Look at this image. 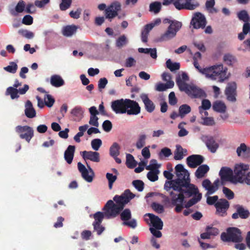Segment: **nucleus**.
<instances>
[{
	"label": "nucleus",
	"mask_w": 250,
	"mask_h": 250,
	"mask_svg": "<svg viewBox=\"0 0 250 250\" xmlns=\"http://www.w3.org/2000/svg\"><path fill=\"white\" fill-rule=\"evenodd\" d=\"M135 196L129 189L125 190L121 195H116L113 201L109 200L105 204L103 208L104 212L98 211L93 215L95 220L92 224H101L104 217L107 219L116 217Z\"/></svg>",
	"instance_id": "1"
},
{
	"label": "nucleus",
	"mask_w": 250,
	"mask_h": 250,
	"mask_svg": "<svg viewBox=\"0 0 250 250\" xmlns=\"http://www.w3.org/2000/svg\"><path fill=\"white\" fill-rule=\"evenodd\" d=\"M178 193L169 192L172 205L176 206L175 210L180 212L184 208H188L202 198V194L199 193L198 188L190 183L184 184L180 187Z\"/></svg>",
	"instance_id": "2"
},
{
	"label": "nucleus",
	"mask_w": 250,
	"mask_h": 250,
	"mask_svg": "<svg viewBox=\"0 0 250 250\" xmlns=\"http://www.w3.org/2000/svg\"><path fill=\"white\" fill-rule=\"evenodd\" d=\"M189 77L185 72L179 74L176 78V83L179 89L185 92L192 98H203L207 96L205 91L194 84H188Z\"/></svg>",
	"instance_id": "3"
},
{
	"label": "nucleus",
	"mask_w": 250,
	"mask_h": 250,
	"mask_svg": "<svg viewBox=\"0 0 250 250\" xmlns=\"http://www.w3.org/2000/svg\"><path fill=\"white\" fill-rule=\"evenodd\" d=\"M227 70V68L224 67L222 64H219L204 68L203 72L206 78L212 80L218 79L219 82L223 83L229 78Z\"/></svg>",
	"instance_id": "4"
},
{
	"label": "nucleus",
	"mask_w": 250,
	"mask_h": 250,
	"mask_svg": "<svg viewBox=\"0 0 250 250\" xmlns=\"http://www.w3.org/2000/svg\"><path fill=\"white\" fill-rule=\"evenodd\" d=\"M164 24H169L166 32L162 36L161 39L163 41L170 40L176 35L177 32L182 27V23L175 20H171L166 18L163 21Z\"/></svg>",
	"instance_id": "5"
},
{
	"label": "nucleus",
	"mask_w": 250,
	"mask_h": 250,
	"mask_svg": "<svg viewBox=\"0 0 250 250\" xmlns=\"http://www.w3.org/2000/svg\"><path fill=\"white\" fill-rule=\"evenodd\" d=\"M221 239L224 242L240 243L243 241V238L239 229L235 227H230L227 229L226 232L221 233Z\"/></svg>",
	"instance_id": "6"
},
{
	"label": "nucleus",
	"mask_w": 250,
	"mask_h": 250,
	"mask_svg": "<svg viewBox=\"0 0 250 250\" xmlns=\"http://www.w3.org/2000/svg\"><path fill=\"white\" fill-rule=\"evenodd\" d=\"M249 169L248 165L240 163L236 164L234 169V184L244 183L246 176V173Z\"/></svg>",
	"instance_id": "7"
},
{
	"label": "nucleus",
	"mask_w": 250,
	"mask_h": 250,
	"mask_svg": "<svg viewBox=\"0 0 250 250\" xmlns=\"http://www.w3.org/2000/svg\"><path fill=\"white\" fill-rule=\"evenodd\" d=\"M175 172L177 178L175 179L179 186L184 184H187L190 182L189 173L181 164H178L175 167Z\"/></svg>",
	"instance_id": "8"
},
{
	"label": "nucleus",
	"mask_w": 250,
	"mask_h": 250,
	"mask_svg": "<svg viewBox=\"0 0 250 250\" xmlns=\"http://www.w3.org/2000/svg\"><path fill=\"white\" fill-rule=\"evenodd\" d=\"M125 113L128 115H137L141 112V107L135 101L125 99Z\"/></svg>",
	"instance_id": "9"
},
{
	"label": "nucleus",
	"mask_w": 250,
	"mask_h": 250,
	"mask_svg": "<svg viewBox=\"0 0 250 250\" xmlns=\"http://www.w3.org/2000/svg\"><path fill=\"white\" fill-rule=\"evenodd\" d=\"M87 168L81 162L78 163V168L82 177L87 182H92L94 176V172L90 166L87 164Z\"/></svg>",
	"instance_id": "10"
},
{
	"label": "nucleus",
	"mask_w": 250,
	"mask_h": 250,
	"mask_svg": "<svg viewBox=\"0 0 250 250\" xmlns=\"http://www.w3.org/2000/svg\"><path fill=\"white\" fill-rule=\"evenodd\" d=\"M16 131L20 134L21 138L29 142L34 136L33 128L29 126L18 125L16 127Z\"/></svg>",
	"instance_id": "11"
},
{
	"label": "nucleus",
	"mask_w": 250,
	"mask_h": 250,
	"mask_svg": "<svg viewBox=\"0 0 250 250\" xmlns=\"http://www.w3.org/2000/svg\"><path fill=\"white\" fill-rule=\"evenodd\" d=\"M144 217L145 221L151 226L150 228H154L158 230L163 229V223L158 216L151 213H146Z\"/></svg>",
	"instance_id": "12"
},
{
	"label": "nucleus",
	"mask_w": 250,
	"mask_h": 250,
	"mask_svg": "<svg viewBox=\"0 0 250 250\" xmlns=\"http://www.w3.org/2000/svg\"><path fill=\"white\" fill-rule=\"evenodd\" d=\"M121 219L124 222L123 225L131 228L135 229L137 227L136 219H131V213L129 209L126 208L120 214Z\"/></svg>",
	"instance_id": "13"
},
{
	"label": "nucleus",
	"mask_w": 250,
	"mask_h": 250,
	"mask_svg": "<svg viewBox=\"0 0 250 250\" xmlns=\"http://www.w3.org/2000/svg\"><path fill=\"white\" fill-rule=\"evenodd\" d=\"M220 180L218 179H216L213 183L210 181L206 179L204 180L202 183V186L207 191L206 195H210L213 194L218 189L220 185Z\"/></svg>",
	"instance_id": "14"
},
{
	"label": "nucleus",
	"mask_w": 250,
	"mask_h": 250,
	"mask_svg": "<svg viewBox=\"0 0 250 250\" xmlns=\"http://www.w3.org/2000/svg\"><path fill=\"white\" fill-rule=\"evenodd\" d=\"M173 5L179 10L182 9L192 10L199 6L197 2L192 3L190 0H175L173 2Z\"/></svg>",
	"instance_id": "15"
},
{
	"label": "nucleus",
	"mask_w": 250,
	"mask_h": 250,
	"mask_svg": "<svg viewBox=\"0 0 250 250\" xmlns=\"http://www.w3.org/2000/svg\"><path fill=\"white\" fill-rule=\"evenodd\" d=\"M190 24L194 28H204L206 25V19L204 15L197 12L193 15Z\"/></svg>",
	"instance_id": "16"
},
{
	"label": "nucleus",
	"mask_w": 250,
	"mask_h": 250,
	"mask_svg": "<svg viewBox=\"0 0 250 250\" xmlns=\"http://www.w3.org/2000/svg\"><path fill=\"white\" fill-rule=\"evenodd\" d=\"M121 5L119 2H114L105 10V16L106 19L111 21V19L118 15L120 11Z\"/></svg>",
	"instance_id": "17"
},
{
	"label": "nucleus",
	"mask_w": 250,
	"mask_h": 250,
	"mask_svg": "<svg viewBox=\"0 0 250 250\" xmlns=\"http://www.w3.org/2000/svg\"><path fill=\"white\" fill-rule=\"evenodd\" d=\"M201 140L205 143L207 147L211 153H215L219 147L218 143L212 136L202 135Z\"/></svg>",
	"instance_id": "18"
},
{
	"label": "nucleus",
	"mask_w": 250,
	"mask_h": 250,
	"mask_svg": "<svg viewBox=\"0 0 250 250\" xmlns=\"http://www.w3.org/2000/svg\"><path fill=\"white\" fill-rule=\"evenodd\" d=\"M225 95L228 101L235 102L236 101V84L234 82L228 83L225 89Z\"/></svg>",
	"instance_id": "19"
},
{
	"label": "nucleus",
	"mask_w": 250,
	"mask_h": 250,
	"mask_svg": "<svg viewBox=\"0 0 250 250\" xmlns=\"http://www.w3.org/2000/svg\"><path fill=\"white\" fill-rule=\"evenodd\" d=\"M125 99H121L113 101L111 103V108L116 114L125 113Z\"/></svg>",
	"instance_id": "20"
},
{
	"label": "nucleus",
	"mask_w": 250,
	"mask_h": 250,
	"mask_svg": "<svg viewBox=\"0 0 250 250\" xmlns=\"http://www.w3.org/2000/svg\"><path fill=\"white\" fill-rule=\"evenodd\" d=\"M219 175L222 180L228 181L234 184V173L231 168L227 167H222L219 172Z\"/></svg>",
	"instance_id": "21"
},
{
	"label": "nucleus",
	"mask_w": 250,
	"mask_h": 250,
	"mask_svg": "<svg viewBox=\"0 0 250 250\" xmlns=\"http://www.w3.org/2000/svg\"><path fill=\"white\" fill-rule=\"evenodd\" d=\"M29 89V86L27 84H24L23 88H15L13 87H9L6 90V94L10 95L12 99H17L19 96L18 93L20 94H24Z\"/></svg>",
	"instance_id": "22"
},
{
	"label": "nucleus",
	"mask_w": 250,
	"mask_h": 250,
	"mask_svg": "<svg viewBox=\"0 0 250 250\" xmlns=\"http://www.w3.org/2000/svg\"><path fill=\"white\" fill-rule=\"evenodd\" d=\"M204 161L203 156L200 155H192L187 158V163L190 168H195L200 166Z\"/></svg>",
	"instance_id": "23"
},
{
	"label": "nucleus",
	"mask_w": 250,
	"mask_h": 250,
	"mask_svg": "<svg viewBox=\"0 0 250 250\" xmlns=\"http://www.w3.org/2000/svg\"><path fill=\"white\" fill-rule=\"evenodd\" d=\"M229 202L225 199L219 200L215 204L216 213L220 216H224L229 207Z\"/></svg>",
	"instance_id": "24"
},
{
	"label": "nucleus",
	"mask_w": 250,
	"mask_h": 250,
	"mask_svg": "<svg viewBox=\"0 0 250 250\" xmlns=\"http://www.w3.org/2000/svg\"><path fill=\"white\" fill-rule=\"evenodd\" d=\"M81 155L84 160H89L96 163L100 161V153L96 151H83L81 152Z\"/></svg>",
	"instance_id": "25"
},
{
	"label": "nucleus",
	"mask_w": 250,
	"mask_h": 250,
	"mask_svg": "<svg viewBox=\"0 0 250 250\" xmlns=\"http://www.w3.org/2000/svg\"><path fill=\"white\" fill-rule=\"evenodd\" d=\"M140 98L145 105L146 110L149 113L152 112L155 108V105L153 102L149 99L147 94L145 93L141 94Z\"/></svg>",
	"instance_id": "26"
},
{
	"label": "nucleus",
	"mask_w": 250,
	"mask_h": 250,
	"mask_svg": "<svg viewBox=\"0 0 250 250\" xmlns=\"http://www.w3.org/2000/svg\"><path fill=\"white\" fill-rule=\"evenodd\" d=\"M75 151V146H74L69 145L64 153V158L67 164H71L73 160L74 153Z\"/></svg>",
	"instance_id": "27"
},
{
	"label": "nucleus",
	"mask_w": 250,
	"mask_h": 250,
	"mask_svg": "<svg viewBox=\"0 0 250 250\" xmlns=\"http://www.w3.org/2000/svg\"><path fill=\"white\" fill-rule=\"evenodd\" d=\"M84 110L80 106H75L73 108L70 113L72 115L73 120L75 121H79L83 118Z\"/></svg>",
	"instance_id": "28"
},
{
	"label": "nucleus",
	"mask_w": 250,
	"mask_h": 250,
	"mask_svg": "<svg viewBox=\"0 0 250 250\" xmlns=\"http://www.w3.org/2000/svg\"><path fill=\"white\" fill-rule=\"evenodd\" d=\"M24 113L26 116L29 118H33L36 117V110L33 106L32 103L28 100L25 104Z\"/></svg>",
	"instance_id": "29"
},
{
	"label": "nucleus",
	"mask_w": 250,
	"mask_h": 250,
	"mask_svg": "<svg viewBox=\"0 0 250 250\" xmlns=\"http://www.w3.org/2000/svg\"><path fill=\"white\" fill-rule=\"evenodd\" d=\"M209 170V167L207 165L200 166L195 172V176L198 179H201L206 176Z\"/></svg>",
	"instance_id": "30"
},
{
	"label": "nucleus",
	"mask_w": 250,
	"mask_h": 250,
	"mask_svg": "<svg viewBox=\"0 0 250 250\" xmlns=\"http://www.w3.org/2000/svg\"><path fill=\"white\" fill-rule=\"evenodd\" d=\"M164 188L167 191H169L171 188L174 190L173 192L178 193L179 189H180L179 185L175 180H172L169 181H166L165 185ZM173 192V191H172Z\"/></svg>",
	"instance_id": "31"
},
{
	"label": "nucleus",
	"mask_w": 250,
	"mask_h": 250,
	"mask_svg": "<svg viewBox=\"0 0 250 250\" xmlns=\"http://www.w3.org/2000/svg\"><path fill=\"white\" fill-rule=\"evenodd\" d=\"M174 159L176 160H180L187 155V150L183 148L180 145H177L176 146V149L174 151Z\"/></svg>",
	"instance_id": "32"
},
{
	"label": "nucleus",
	"mask_w": 250,
	"mask_h": 250,
	"mask_svg": "<svg viewBox=\"0 0 250 250\" xmlns=\"http://www.w3.org/2000/svg\"><path fill=\"white\" fill-rule=\"evenodd\" d=\"M212 109L215 112L224 113L227 110V106L223 102L218 100L213 103Z\"/></svg>",
	"instance_id": "33"
},
{
	"label": "nucleus",
	"mask_w": 250,
	"mask_h": 250,
	"mask_svg": "<svg viewBox=\"0 0 250 250\" xmlns=\"http://www.w3.org/2000/svg\"><path fill=\"white\" fill-rule=\"evenodd\" d=\"M174 82H169L166 83H163L159 82L156 84L155 86V89L157 91H164L168 88H171L174 86Z\"/></svg>",
	"instance_id": "34"
},
{
	"label": "nucleus",
	"mask_w": 250,
	"mask_h": 250,
	"mask_svg": "<svg viewBox=\"0 0 250 250\" xmlns=\"http://www.w3.org/2000/svg\"><path fill=\"white\" fill-rule=\"evenodd\" d=\"M50 83L52 86L56 87H59L62 86L64 84V82L60 76L58 75H54L50 78Z\"/></svg>",
	"instance_id": "35"
},
{
	"label": "nucleus",
	"mask_w": 250,
	"mask_h": 250,
	"mask_svg": "<svg viewBox=\"0 0 250 250\" xmlns=\"http://www.w3.org/2000/svg\"><path fill=\"white\" fill-rule=\"evenodd\" d=\"M77 28L74 25L66 26L62 28V34L65 36L70 37L76 32Z\"/></svg>",
	"instance_id": "36"
},
{
	"label": "nucleus",
	"mask_w": 250,
	"mask_h": 250,
	"mask_svg": "<svg viewBox=\"0 0 250 250\" xmlns=\"http://www.w3.org/2000/svg\"><path fill=\"white\" fill-rule=\"evenodd\" d=\"M138 52L141 53L149 54L152 59H156L157 57V50L155 48H139Z\"/></svg>",
	"instance_id": "37"
},
{
	"label": "nucleus",
	"mask_w": 250,
	"mask_h": 250,
	"mask_svg": "<svg viewBox=\"0 0 250 250\" xmlns=\"http://www.w3.org/2000/svg\"><path fill=\"white\" fill-rule=\"evenodd\" d=\"M235 208L240 218L246 219L249 217L250 215L249 210L245 209L243 206L238 205L236 206Z\"/></svg>",
	"instance_id": "38"
},
{
	"label": "nucleus",
	"mask_w": 250,
	"mask_h": 250,
	"mask_svg": "<svg viewBox=\"0 0 250 250\" xmlns=\"http://www.w3.org/2000/svg\"><path fill=\"white\" fill-rule=\"evenodd\" d=\"M25 8V3L22 0H20L15 7V11L14 10H11V13L13 15H16L17 13H21L22 12Z\"/></svg>",
	"instance_id": "39"
},
{
	"label": "nucleus",
	"mask_w": 250,
	"mask_h": 250,
	"mask_svg": "<svg viewBox=\"0 0 250 250\" xmlns=\"http://www.w3.org/2000/svg\"><path fill=\"white\" fill-rule=\"evenodd\" d=\"M191 107L187 104H184L180 106L179 108V112L180 117L181 118H184L187 114L190 112Z\"/></svg>",
	"instance_id": "40"
},
{
	"label": "nucleus",
	"mask_w": 250,
	"mask_h": 250,
	"mask_svg": "<svg viewBox=\"0 0 250 250\" xmlns=\"http://www.w3.org/2000/svg\"><path fill=\"white\" fill-rule=\"evenodd\" d=\"M146 135L144 133L140 134L136 143V146L138 149L142 148L146 144Z\"/></svg>",
	"instance_id": "41"
},
{
	"label": "nucleus",
	"mask_w": 250,
	"mask_h": 250,
	"mask_svg": "<svg viewBox=\"0 0 250 250\" xmlns=\"http://www.w3.org/2000/svg\"><path fill=\"white\" fill-rule=\"evenodd\" d=\"M120 147L118 144L117 143H114L109 149V153L110 156L112 157H116V156H118L120 154Z\"/></svg>",
	"instance_id": "42"
},
{
	"label": "nucleus",
	"mask_w": 250,
	"mask_h": 250,
	"mask_svg": "<svg viewBox=\"0 0 250 250\" xmlns=\"http://www.w3.org/2000/svg\"><path fill=\"white\" fill-rule=\"evenodd\" d=\"M162 8V4L160 2L155 1L149 5V11L156 14L158 13Z\"/></svg>",
	"instance_id": "43"
},
{
	"label": "nucleus",
	"mask_w": 250,
	"mask_h": 250,
	"mask_svg": "<svg viewBox=\"0 0 250 250\" xmlns=\"http://www.w3.org/2000/svg\"><path fill=\"white\" fill-rule=\"evenodd\" d=\"M149 171L147 174V178L151 182H155L158 179V174L160 173L159 169L149 170Z\"/></svg>",
	"instance_id": "44"
},
{
	"label": "nucleus",
	"mask_w": 250,
	"mask_h": 250,
	"mask_svg": "<svg viewBox=\"0 0 250 250\" xmlns=\"http://www.w3.org/2000/svg\"><path fill=\"white\" fill-rule=\"evenodd\" d=\"M126 165L129 168H132L136 166L137 163L133 156L130 154L126 155Z\"/></svg>",
	"instance_id": "45"
},
{
	"label": "nucleus",
	"mask_w": 250,
	"mask_h": 250,
	"mask_svg": "<svg viewBox=\"0 0 250 250\" xmlns=\"http://www.w3.org/2000/svg\"><path fill=\"white\" fill-rule=\"evenodd\" d=\"M166 66L171 71L179 70L180 67L179 62H172L170 59L167 61Z\"/></svg>",
	"instance_id": "46"
},
{
	"label": "nucleus",
	"mask_w": 250,
	"mask_h": 250,
	"mask_svg": "<svg viewBox=\"0 0 250 250\" xmlns=\"http://www.w3.org/2000/svg\"><path fill=\"white\" fill-rule=\"evenodd\" d=\"M106 178L108 182V187L110 189H112L114 183L117 179V175H113L112 173H106Z\"/></svg>",
	"instance_id": "47"
},
{
	"label": "nucleus",
	"mask_w": 250,
	"mask_h": 250,
	"mask_svg": "<svg viewBox=\"0 0 250 250\" xmlns=\"http://www.w3.org/2000/svg\"><path fill=\"white\" fill-rule=\"evenodd\" d=\"M211 106L210 102L208 99H204L202 101V105L199 106V110L200 114L202 113V110H208Z\"/></svg>",
	"instance_id": "48"
},
{
	"label": "nucleus",
	"mask_w": 250,
	"mask_h": 250,
	"mask_svg": "<svg viewBox=\"0 0 250 250\" xmlns=\"http://www.w3.org/2000/svg\"><path fill=\"white\" fill-rule=\"evenodd\" d=\"M128 41L126 36L124 35L119 37L116 42V46L119 48L122 47L124 45L127 43Z\"/></svg>",
	"instance_id": "49"
},
{
	"label": "nucleus",
	"mask_w": 250,
	"mask_h": 250,
	"mask_svg": "<svg viewBox=\"0 0 250 250\" xmlns=\"http://www.w3.org/2000/svg\"><path fill=\"white\" fill-rule=\"evenodd\" d=\"M18 69V65L15 62H11L9 63V65L4 67V69L10 73H15Z\"/></svg>",
	"instance_id": "50"
},
{
	"label": "nucleus",
	"mask_w": 250,
	"mask_h": 250,
	"mask_svg": "<svg viewBox=\"0 0 250 250\" xmlns=\"http://www.w3.org/2000/svg\"><path fill=\"white\" fill-rule=\"evenodd\" d=\"M102 145V141L100 139H94L91 142V146L92 149L95 151H97Z\"/></svg>",
	"instance_id": "51"
},
{
	"label": "nucleus",
	"mask_w": 250,
	"mask_h": 250,
	"mask_svg": "<svg viewBox=\"0 0 250 250\" xmlns=\"http://www.w3.org/2000/svg\"><path fill=\"white\" fill-rule=\"evenodd\" d=\"M132 185L140 192L142 191L144 188V183L142 181L140 180H134L132 182Z\"/></svg>",
	"instance_id": "52"
},
{
	"label": "nucleus",
	"mask_w": 250,
	"mask_h": 250,
	"mask_svg": "<svg viewBox=\"0 0 250 250\" xmlns=\"http://www.w3.org/2000/svg\"><path fill=\"white\" fill-rule=\"evenodd\" d=\"M160 167V165L158 164L157 160L152 159L150 161L149 165L146 167L147 170H156L158 169Z\"/></svg>",
	"instance_id": "53"
},
{
	"label": "nucleus",
	"mask_w": 250,
	"mask_h": 250,
	"mask_svg": "<svg viewBox=\"0 0 250 250\" xmlns=\"http://www.w3.org/2000/svg\"><path fill=\"white\" fill-rule=\"evenodd\" d=\"M72 3V0H62L60 4V8L62 11H65L70 7Z\"/></svg>",
	"instance_id": "54"
},
{
	"label": "nucleus",
	"mask_w": 250,
	"mask_h": 250,
	"mask_svg": "<svg viewBox=\"0 0 250 250\" xmlns=\"http://www.w3.org/2000/svg\"><path fill=\"white\" fill-rule=\"evenodd\" d=\"M224 61L228 65L232 64L235 61L234 57L229 54H225L224 56Z\"/></svg>",
	"instance_id": "55"
},
{
	"label": "nucleus",
	"mask_w": 250,
	"mask_h": 250,
	"mask_svg": "<svg viewBox=\"0 0 250 250\" xmlns=\"http://www.w3.org/2000/svg\"><path fill=\"white\" fill-rule=\"evenodd\" d=\"M151 207L153 210L158 213H163L164 211V206L159 203H153L152 204Z\"/></svg>",
	"instance_id": "56"
},
{
	"label": "nucleus",
	"mask_w": 250,
	"mask_h": 250,
	"mask_svg": "<svg viewBox=\"0 0 250 250\" xmlns=\"http://www.w3.org/2000/svg\"><path fill=\"white\" fill-rule=\"evenodd\" d=\"M44 100L45 104L49 107H51L53 105L55 102L53 97L50 95L48 94L45 95Z\"/></svg>",
	"instance_id": "57"
},
{
	"label": "nucleus",
	"mask_w": 250,
	"mask_h": 250,
	"mask_svg": "<svg viewBox=\"0 0 250 250\" xmlns=\"http://www.w3.org/2000/svg\"><path fill=\"white\" fill-rule=\"evenodd\" d=\"M215 5V0H207L206 2V8L210 12H216L217 11L215 9L212 8Z\"/></svg>",
	"instance_id": "58"
},
{
	"label": "nucleus",
	"mask_w": 250,
	"mask_h": 250,
	"mask_svg": "<svg viewBox=\"0 0 250 250\" xmlns=\"http://www.w3.org/2000/svg\"><path fill=\"white\" fill-rule=\"evenodd\" d=\"M238 17L240 20H242L244 22H247L249 20L248 14L245 10L241 11L238 13Z\"/></svg>",
	"instance_id": "59"
},
{
	"label": "nucleus",
	"mask_w": 250,
	"mask_h": 250,
	"mask_svg": "<svg viewBox=\"0 0 250 250\" xmlns=\"http://www.w3.org/2000/svg\"><path fill=\"white\" fill-rule=\"evenodd\" d=\"M102 127L104 131L108 132L111 130L112 125L110 121L105 120L103 122Z\"/></svg>",
	"instance_id": "60"
},
{
	"label": "nucleus",
	"mask_w": 250,
	"mask_h": 250,
	"mask_svg": "<svg viewBox=\"0 0 250 250\" xmlns=\"http://www.w3.org/2000/svg\"><path fill=\"white\" fill-rule=\"evenodd\" d=\"M223 193L225 195V196L229 199L230 200L234 198L233 192L229 188L226 187H223Z\"/></svg>",
	"instance_id": "61"
},
{
	"label": "nucleus",
	"mask_w": 250,
	"mask_h": 250,
	"mask_svg": "<svg viewBox=\"0 0 250 250\" xmlns=\"http://www.w3.org/2000/svg\"><path fill=\"white\" fill-rule=\"evenodd\" d=\"M168 102L171 105H175L177 103V100L174 92H171L168 95Z\"/></svg>",
	"instance_id": "62"
},
{
	"label": "nucleus",
	"mask_w": 250,
	"mask_h": 250,
	"mask_svg": "<svg viewBox=\"0 0 250 250\" xmlns=\"http://www.w3.org/2000/svg\"><path fill=\"white\" fill-rule=\"evenodd\" d=\"M247 151V146L244 143L241 144L240 146L237 147L236 152L238 156H240L242 153Z\"/></svg>",
	"instance_id": "63"
},
{
	"label": "nucleus",
	"mask_w": 250,
	"mask_h": 250,
	"mask_svg": "<svg viewBox=\"0 0 250 250\" xmlns=\"http://www.w3.org/2000/svg\"><path fill=\"white\" fill-rule=\"evenodd\" d=\"M108 83V81L106 78H101L98 82V88L100 90L104 89Z\"/></svg>",
	"instance_id": "64"
}]
</instances>
